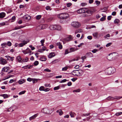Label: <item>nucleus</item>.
I'll return each mask as SVG.
<instances>
[{
    "label": "nucleus",
    "instance_id": "53",
    "mask_svg": "<svg viewBox=\"0 0 122 122\" xmlns=\"http://www.w3.org/2000/svg\"><path fill=\"white\" fill-rule=\"evenodd\" d=\"M41 16L40 15H38L36 16V19L37 20H39L41 18Z\"/></svg>",
    "mask_w": 122,
    "mask_h": 122
},
{
    "label": "nucleus",
    "instance_id": "10",
    "mask_svg": "<svg viewBox=\"0 0 122 122\" xmlns=\"http://www.w3.org/2000/svg\"><path fill=\"white\" fill-rule=\"evenodd\" d=\"M107 59L109 61H112L113 60V56L112 53L109 54L107 57Z\"/></svg>",
    "mask_w": 122,
    "mask_h": 122
},
{
    "label": "nucleus",
    "instance_id": "31",
    "mask_svg": "<svg viewBox=\"0 0 122 122\" xmlns=\"http://www.w3.org/2000/svg\"><path fill=\"white\" fill-rule=\"evenodd\" d=\"M83 73V72L82 70H80L79 71L78 70V76L82 75Z\"/></svg>",
    "mask_w": 122,
    "mask_h": 122
},
{
    "label": "nucleus",
    "instance_id": "7",
    "mask_svg": "<svg viewBox=\"0 0 122 122\" xmlns=\"http://www.w3.org/2000/svg\"><path fill=\"white\" fill-rule=\"evenodd\" d=\"M86 8H81L78 10L77 12L79 14L85 13V12Z\"/></svg>",
    "mask_w": 122,
    "mask_h": 122
},
{
    "label": "nucleus",
    "instance_id": "17",
    "mask_svg": "<svg viewBox=\"0 0 122 122\" xmlns=\"http://www.w3.org/2000/svg\"><path fill=\"white\" fill-rule=\"evenodd\" d=\"M55 54L54 52H51L48 55V57L49 58H51L52 57H54Z\"/></svg>",
    "mask_w": 122,
    "mask_h": 122
},
{
    "label": "nucleus",
    "instance_id": "44",
    "mask_svg": "<svg viewBox=\"0 0 122 122\" xmlns=\"http://www.w3.org/2000/svg\"><path fill=\"white\" fill-rule=\"evenodd\" d=\"M69 53V50L68 49H66L65 51L64 55H65Z\"/></svg>",
    "mask_w": 122,
    "mask_h": 122
},
{
    "label": "nucleus",
    "instance_id": "60",
    "mask_svg": "<svg viewBox=\"0 0 122 122\" xmlns=\"http://www.w3.org/2000/svg\"><path fill=\"white\" fill-rule=\"evenodd\" d=\"M33 78L28 77L27 78V80L29 81H32Z\"/></svg>",
    "mask_w": 122,
    "mask_h": 122
},
{
    "label": "nucleus",
    "instance_id": "55",
    "mask_svg": "<svg viewBox=\"0 0 122 122\" xmlns=\"http://www.w3.org/2000/svg\"><path fill=\"white\" fill-rule=\"evenodd\" d=\"M67 80L66 79H64L60 81V83H61L62 82H66L67 81Z\"/></svg>",
    "mask_w": 122,
    "mask_h": 122
},
{
    "label": "nucleus",
    "instance_id": "39",
    "mask_svg": "<svg viewBox=\"0 0 122 122\" xmlns=\"http://www.w3.org/2000/svg\"><path fill=\"white\" fill-rule=\"evenodd\" d=\"M30 18V16L28 15H25V19L26 20H29Z\"/></svg>",
    "mask_w": 122,
    "mask_h": 122
},
{
    "label": "nucleus",
    "instance_id": "33",
    "mask_svg": "<svg viewBox=\"0 0 122 122\" xmlns=\"http://www.w3.org/2000/svg\"><path fill=\"white\" fill-rule=\"evenodd\" d=\"M40 60L41 61H44L46 60V59L45 57L43 56L40 58Z\"/></svg>",
    "mask_w": 122,
    "mask_h": 122
},
{
    "label": "nucleus",
    "instance_id": "6",
    "mask_svg": "<svg viewBox=\"0 0 122 122\" xmlns=\"http://www.w3.org/2000/svg\"><path fill=\"white\" fill-rule=\"evenodd\" d=\"M29 40H27V41H23L22 42L19 44V46L20 47H22L25 45L27 43L29 42Z\"/></svg>",
    "mask_w": 122,
    "mask_h": 122
},
{
    "label": "nucleus",
    "instance_id": "49",
    "mask_svg": "<svg viewBox=\"0 0 122 122\" xmlns=\"http://www.w3.org/2000/svg\"><path fill=\"white\" fill-rule=\"evenodd\" d=\"M44 71H45L47 72H51V70L49 69L48 68H46V69H45L44 70Z\"/></svg>",
    "mask_w": 122,
    "mask_h": 122
},
{
    "label": "nucleus",
    "instance_id": "30",
    "mask_svg": "<svg viewBox=\"0 0 122 122\" xmlns=\"http://www.w3.org/2000/svg\"><path fill=\"white\" fill-rule=\"evenodd\" d=\"M107 99L109 100H114V97H112L111 96H110L108 97L107 98Z\"/></svg>",
    "mask_w": 122,
    "mask_h": 122
},
{
    "label": "nucleus",
    "instance_id": "41",
    "mask_svg": "<svg viewBox=\"0 0 122 122\" xmlns=\"http://www.w3.org/2000/svg\"><path fill=\"white\" fill-rule=\"evenodd\" d=\"M32 81L33 83H35L37 82L38 79L35 78H33Z\"/></svg>",
    "mask_w": 122,
    "mask_h": 122
},
{
    "label": "nucleus",
    "instance_id": "47",
    "mask_svg": "<svg viewBox=\"0 0 122 122\" xmlns=\"http://www.w3.org/2000/svg\"><path fill=\"white\" fill-rule=\"evenodd\" d=\"M25 92L26 91H23L19 92V95H21L22 94H24Z\"/></svg>",
    "mask_w": 122,
    "mask_h": 122
},
{
    "label": "nucleus",
    "instance_id": "51",
    "mask_svg": "<svg viewBox=\"0 0 122 122\" xmlns=\"http://www.w3.org/2000/svg\"><path fill=\"white\" fill-rule=\"evenodd\" d=\"M60 88L59 86H58L56 87H54V90H58Z\"/></svg>",
    "mask_w": 122,
    "mask_h": 122
},
{
    "label": "nucleus",
    "instance_id": "8",
    "mask_svg": "<svg viewBox=\"0 0 122 122\" xmlns=\"http://www.w3.org/2000/svg\"><path fill=\"white\" fill-rule=\"evenodd\" d=\"M7 63V61L5 59L2 57L0 58V63L1 64L4 65Z\"/></svg>",
    "mask_w": 122,
    "mask_h": 122
},
{
    "label": "nucleus",
    "instance_id": "9",
    "mask_svg": "<svg viewBox=\"0 0 122 122\" xmlns=\"http://www.w3.org/2000/svg\"><path fill=\"white\" fill-rule=\"evenodd\" d=\"M72 39V38L71 36H70L64 39V41H65V42H66L71 40Z\"/></svg>",
    "mask_w": 122,
    "mask_h": 122
},
{
    "label": "nucleus",
    "instance_id": "29",
    "mask_svg": "<svg viewBox=\"0 0 122 122\" xmlns=\"http://www.w3.org/2000/svg\"><path fill=\"white\" fill-rule=\"evenodd\" d=\"M56 30H60L61 29V26L59 25H56Z\"/></svg>",
    "mask_w": 122,
    "mask_h": 122
},
{
    "label": "nucleus",
    "instance_id": "62",
    "mask_svg": "<svg viewBox=\"0 0 122 122\" xmlns=\"http://www.w3.org/2000/svg\"><path fill=\"white\" fill-rule=\"evenodd\" d=\"M72 5L71 3H68L66 4V6L67 7H69Z\"/></svg>",
    "mask_w": 122,
    "mask_h": 122
},
{
    "label": "nucleus",
    "instance_id": "54",
    "mask_svg": "<svg viewBox=\"0 0 122 122\" xmlns=\"http://www.w3.org/2000/svg\"><path fill=\"white\" fill-rule=\"evenodd\" d=\"M39 64V62L38 61H35L34 63V65L35 66H37Z\"/></svg>",
    "mask_w": 122,
    "mask_h": 122
},
{
    "label": "nucleus",
    "instance_id": "45",
    "mask_svg": "<svg viewBox=\"0 0 122 122\" xmlns=\"http://www.w3.org/2000/svg\"><path fill=\"white\" fill-rule=\"evenodd\" d=\"M7 45V43H4L2 44L1 45L2 46V47H5Z\"/></svg>",
    "mask_w": 122,
    "mask_h": 122
},
{
    "label": "nucleus",
    "instance_id": "50",
    "mask_svg": "<svg viewBox=\"0 0 122 122\" xmlns=\"http://www.w3.org/2000/svg\"><path fill=\"white\" fill-rule=\"evenodd\" d=\"M7 44L8 46H10L11 45L12 43L8 41Z\"/></svg>",
    "mask_w": 122,
    "mask_h": 122
},
{
    "label": "nucleus",
    "instance_id": "37",
    "mask_svg": "<svg viewBox=\"0 0 122 122\" xmlns=\"http://www.w3.org/2000/svg\"><path fill=\"white\" fill-rule=\"evenodd\" d=\"M69 68V66H66L65 67L63 68L62 69V71H66Z\"/></svg>",
    "mask_w": 122,
    "mask_h": 122
},
{
    "label": "nucleus",
    "instance_id": "27",
    "mask_svg": "<svg viewBox=\"0 0 122 122\" xmlns=\"http://www.w3.org/2000/svg\"><path fill=\"white\" fill-rule=\"evenodd\" d=\"M82 32V30L80 29H78L76 30L75 32V34L77 33H78L81 32Z\"/></svg>",
    "mask_w": 122,
    "mask_h": 122
},
{
    "label": "nucleus",
    "instance_id": "34",
    "mask_svg": "<svg viewBox=\"0 0 122 122\" xmlns=\"http://www.w3.org/2000/svg\"><path fill=\"white\" fill-rule=\"evenodd\" d=\"M13 75H9L8 76H7L5 77V79H4L3 80H5L6 79H8L10 77H13Z\"/></svg>",
    "mask_w": 122,
    "mask_h": 122
},
{
    "label": "nucleus",
    "instance_id": "19",
    "mask_svg": "<svg viewBox=\"0 0 122 122\" xmlns=\"http://www.w3.org/2000/svg\"><path fill=\"white\" fill-rule=\"evenodd\" d=\"M5 57L7 58V60L11 61H12L13 60L14 57H11L9 56H6Z\"/></svg>",
    "mask_w": 122,
    "mask_h": 122
},
{
    "label": "nucleus",
    "instance_id": "57",
    "mask_svg": "<svg viewBox=\"0 0 122 122\" xmlns=\"http://www.w3.org/2000/svg\"><path fill=\"white\" fill-rule=\"evenodd\" d=\"M86 57L85 56H82L81 57V59L83 60V61H82V62H83L84 61V59H86Z\"/></svg>",
    "mask_w": 122,
    "mask_h": 122
},
{
    "label": "nucleus",
    "instance_id": "58",
    "mask_svg": "<svg viewBox=\"0 0 122 122\" xmlns=\"http://www.w3.org/2000/svg\"><path fill=\"white\" fill-rule=\"evenodd\" d=\"M40 25H39V26H38L36 28V29H37V30H40L41 29H42V28L41 27H40Z\"/></svg>",
    "mask_w": 122,
    "mask_h": 122
},
{
    "label": "nucleus",
    "instance_id": "5",
    "mask_svg": "<svg viewBox=\"0 0 122 122\" xmlns=\"http://www.w3.org/2000/svg\"><path fill=\"white\" fill-rule=\"evenodd\" d=\"M92 35L95 39H96L99 38L101 36V34H99L98 32H96L94 33Z\"/></svg>",
    "mask_w": 122,
    "mask_h": 122
},
{
    "label": "nucleus",
    "instance_id": "42",
    "mask_svg": "<svg viewBox=\"0 0 122 122\" xmlns=\"http://www.w3.org/2000/svg\"><path fill=\"white\" fill-rule=\"evenodd\" d=\"M121 98H122L121 97L115 96L114 97V100L115 99L118 100Z\"/></svg>",
    "mask_w": 122,
    "mask_h": 122
},
{
    "label": "nucleus",
    "instance_id": "2",
    "mask_svg": "<svg viewBox=\"0 0 122 122\" xmlns=\"http://www.w3.org/2000/svg\"><path fill=\"white\" fill-rule=\"evenodd\" d=\"M115 71V69L111 67H109L105 70V73L106 75H110L113 74Z\"/></svg>",
    "mask_w": 122,
    "mask_h": 122
},
{
    "label": "nucleus",
    "instance_id": "20",
    "mask_svg": "<svg viewBox=\"0 0 122 122\" xmlns=\"http://www.w3.org/2000/svg\"><path fill=\"white\" fill-rule=\"evenodd\" d=\"M78 49L76 48H71L69 49V53H71L72 52L74 51L77 50Z\"/></svg>",
    "mask_w": 122,
    "mask_h": 122
},
{
    "label": "nucleus",
    "instance_id": "23",
    "mask_svg": "<svg viewBox=\"0 0 122 122\" xmlns=\"http://www.w3.org/2000/svg\"><path fill=\"white\" fill-rule=\"evenodd\" d=\"M69 114L71 117H74V116L76 115V114L74 112H70Z\"/></svg>",
    "mask_w": 122,
    "mask_h": 122
},
{
    "label": "nucleus",
    "instance_id": "48",
    "mask_svg": "<svg viewBox=\"0 0 122 122\" xmlns=\"http://www.w3.org/2000/svg\"><path fill=\"white\" fill-rule=\"evenodd\" d=\"M105 17L106 16H104L101 18L100 19V20L102 21H103L105 20L106 19Z\"/></svg>",
    "mask_w": 122,
    "mask_h": 122
},
{
    "label": "nucleus",
    "instance_id": "46",
    "mask_svg": "<svg viewBox=\"0 0 122 122\" xmlns=\"http://www.w3.org/2000/svg\"><path fill=\"white\" fill-rule=\"evenodd\" d=\"M44 87L43 86H41L40 87L39 90L40 91H44Z\"/></svg>",
    "mask_w": 122,
    "mask_h": 122
},
{
    "label": "nucleus",
    "instance_id": "52",
    "mask_svg": "<svg viewBox=\"0 0 122 122\" xmlns=\"http://www.w3.org/2000/svg\"><path fill=\"white\" fill-rule=\"evenodd\" d=\"M87 4L86 3H81V5L82 6H84L87 5Z\"/></svg>",
    "mask_w": 122,
    "mask_h": 122
},
{
    "label": "nucleus",
    "instance_id": "14",
    "mask_svg": "<svg viewBox=\"0 0 122 122\" xmlns=\"http://www.w3.org/2000/svg\"><path fill=\"white\" fill-rule=\"evenodd\" d=\"M22 59L20 56H18L16 57V60L18 62L20 63L22 62Z\"/></svg>",
    "mask_w": 122,
    "mask_h": 122
},
{
    "label": "nucleus",
    "instance_id": "24",
    "mask_svg": "<svg viewBox=\"0 0 122 122\" xmlns=\"http://www.w3.org/2000/svg\"><path fill=\"white\" fill-rule=\"evenodd\" d=\"M25 82V80L24 79H21L20 80L18 81L19 83L20 84H22Z\"/></svg>",
    "mask_w": 122,
    "mask_h": 122
},
{
    "label": "nucleus",
    "instance_id": "3",
    "mask_svg": "<svg viewBox=\"0 0 122 122\" xmlns=\"http://www.w3.org/2000/svg\"><path fill=\"white\" fill-rule=\"evenodd\" d=\"M68 14L66 13H62L59 14L57 16L58 17L61 19H65L69 17Z\"/></svg>",
    "mask_w": 122,
    "mask_h": 122
},
{
    "label": "nucleus",
    "instance_id": "13",
    "mask_svg": "<svg viewBox=\"0 0 122 122\" xmlns=\"http://www.w3.org/2000/svg\"><path fill=\"white\" fill-rule=\"evenodd\" d=\"M38 114H35L34 115L30 117L29 118V120L31 121L32 120L35 119L36 117L38 116Z\"/></svg>",
    "mask_w": 122,
    "mask_h": 122
},
{
    "label": "nucleus",
    "instance_id": "63",
    "mask_svg": "<svg viewBox=\"0 0 122 122\" xmlns=\"http://www.w3.org/2000/svg\"><path fill=\"white\" fill-rule=\"evenodd\" d=\"M98 50L96 49H94L92 51V52L94 53H95Z\"/></svg>",
    "mask_w": 122,
    "mask_h": 122
},
{
    "label": "nucleus",
    "instance_id": "36",
    "mask_svg": "<svg viewBox=\"0 0 122 122\" xmlns=\"http://www.w3.org/2000/svg\"><path fill=\"white\" fill-rule=\"evenodd\" d=\"M80 89L79 88H78L77 89L73 90V92H80Z\"/></svg>",
    "mask_w": 122,
    "mask_h": 122
},
{
    "label": "nucleus",
    "instance_id": "61",
    "mask_svg": "<svg viewBox=\"0 0 122 122\" xmlns=\"http://www.w3.org/2000/svg\"><path fill=\"white\" fill-rule=\"evenodd\" d=\"M29 47H30L31 48V50H34L35 48L34 47L32 46V45H30Z\"/></svg>",
    "mask_w": 122,
    "mask_h": 122
},
{
    "label": "nucleus",
    "instance_id": "40",
    "mask_svg": "<svg viewBox=\"0 0 122 122\" xmlns=\"http://www.w3.org/2000/svg\"><path fill=\"white\" fill-rule=\"evenodd\" d=\"M23 27L20 26H17L16 27H15L14 29L15 30H16L18 29H20L21 28H22Z\"/></svg>",
    "mask_w": 122,
    "mask_h": 122
},
{
    "label": "nucleus",
    "instance_id": "32",
    "mask_svg": "<svg viewBox=\"0 0 122 122\" xmlns=\"http://www.w3.org/2000/svg\"><path fill=\"white\" fill-rule=\"evenodd\" d=\"M56 112L59 113V114L60 115H61L63 114V112L61 110H57Z\"/></svg>",
    "mask_w": 122,
    "mask_h": 122
},
{
    "label": "nucleus",
    "instance_id": "64",
    "mask_svg": "<svg viewBox=\"0 0 122 122\" xmlns=\"http://www.w3.org/2000/svg\"><path fill=\"white\" fill-rule=\"evenodd\" d=\"M95 3L96 4L98 5H99L100 3V2L98 0L96 1H95Z\"/></svg>",
    "mask_w": 122,
    "mask_h": 122
},
{
    "label": "nucleus",
    "instance_id": "4",
    "mask_svg": "<svg viewBox=\"0 0 122 122\" xmlns=\"http://www.w3.org/2000/svg\"><path fill=\"white\" fill-rule=\"evenodd\" d=\"M71 25L75 28H77L81 25L80 23L78 22L73 21L71 24Z\"/></svg>",
    "mask_w": 122,
    "mask_h": 122
},
{
    "label": "nucleus",
    "instance_id": "18",
    "mask_svg": "<svg viewBox=\"0 0 122 122\" xmlns=\"http://www.w3.org/2000/svg\"><path fill=\"white\" fill-rule=\"evenodd\" d=\"M0 96L3 97L4 99L7 98L10 96L9 95L6 94H2Z\"/></svg>",
    "mask_w": 122,
    "mask_h": 122
},
{
    "label": "nucleus",
    "instance_id": "12",
    "mask_svg": "<svg viewBox=\"0 0 122 122\" xmlns=\"http://www.w3.org/2000/svg\"><path fill=\"white\" fill-rule=\"evenodd\" d=\"M10 68L9 67H5L2 68V71L3 72H7L8 71Z\"/></svg>",
    "mask_w": 122,
    "mask_h": 122
},
{
    "label": "nucleus",
    "instance_id": "59",
    "mask_svg": "<svg viewBox=\"0 0 122 122\" xmlns=\"http://www.w3.org/2000/svg\"><path fill=\"white\" fill-rule=\"evenodd\" d=\"M28 49V48H27L26 50L23 51V52L24 53V54H26L28 53V52H27V50Z\"/></svg>",
    "mask_w": 122,
    "mask_h": 122
},
{
    "label": "nucleus",
    "instance_id": "16",
    "mask_svg": "<svg viewBox=\"0 0 122 122\" xmlns=\"http://www.w3.org/2000/svg\"><path fill=\"white\" fill-rule=\"evenodd\" d=\"M43 110L44 112L45 113L48 114L50 113L49 111L48 110L47 107H46L44 108L43 109Z\"/></svg>",
    "mask_w": 122,
    "mask_h": 122
},
{
    "label": "nucleus",
    "instance_id": "38",
    "mask_svg": "<svg viewBox=\"0 0 122 122\" xmlns=\"http://www.w3.org/2000/svg\"><path fill=\"white\" fill-rule=\"evenodd\" d=\"M14 110L13 107H10L8 109V112H12Z\"/></svg>",
    "mask_w": 122,
    "mask_h": 122
},
{
    "label": "nucleus",
    "instance_id": "15",
    "mask_svg": "<svg viewBox=\"0 0 122 122\" xmlns=\"http://www.w3.org/2000/svg\"><path fill=\"white\" fill-rule=\"evenodd\" d=\"M56 25H50L49 27L50 29L51 30H56Z\"/></svg>",
    "mask_w": 122,
    "mask_h": 122
},
{
    "label": "nucleus",
    "instance_id": "35",
    "mask_svg": "<svg viewBox=\"0 0 122 122\" xmlns=\"http://www.w3.org/2000/svg\"><path fill=\"white\" fill-rule=\"evenodd\" d=\"M120 22V20L118 19H116L114 21V23L118 24Z\"/></svg>",
    "mask_w": 122,
    "mask_h": 122
},
{
    "label": "nucleus",
    "instance_id": "1",
    "mask_svg": "<svg viewBox=\"0 0 122 122\" xmlns=\"http://www.w3.org/2000/svg\"><path fill=\"white\" fill-rule=\"evenodd\" d=\"M97 10L96 9L94 8H86L85 13L82 15L81 17H85L90 16Z\"/></svg>",
    "mask_w": 122,
    "mask_h": 122
},
{
    "label": "nucleus",
    "instance_id": "22",
    "mask_svg": "<svg viewBox=\"0 0 122 122\" xmlns=\"http://www.w3.org/2000/svg\"><path fill=\"white\" fill-rule=\"evenodd\" d=\"M29 60V58L27 57H26L24 58H22V62H27Z\"/></svg>",
    "mask_w": 122,
    "mask_h": 122
},
{
    "label": "nucleus",
    "instance_id": "26",
    "mask_svg": "<svg viewBox=\"0 0 122 122\" xmlns=\"http://www.w3.org/2000/svg\"><path fill=\"white\" fill-rule=\"evenodd\" d=\"M5 14L4 12H2L0 13V18L4 17L5 16Z\"/></svg>",
    "mask_w": 122,
    "mask_h": 122
},
{
    "label": "nucleus",
    "instance_id": "25",
    "mask_svg": "<svg viewBox=\"0 0 122 122\" xmlns=\"http://www.w3.org/2000/svg\"><path fill=\"white\" fill-rule=\"evenodd\" d=\"M57 45L58 46L59 48L60 49H61L62 48V45L61 43L59 42H57L56 43Z\"/></svg>",
    "mask_w": 122,
    "mask_h": 122
},
{
    "label": "nucleus",
    "instance_id": "28",
    "mask_svg": "<svg viewBox=\"0 0 122 122\" xmlns=\"http://www.w3.org/2000/svg\"><path fill=\"white\" fill-rule=\"evenodd\" d=\"M40 27L42 28V29L46 28L47 27V25H40Z\"/></svg>",
    "mask_w": 122,
    "mask_h": 122
},
{
    "label": "nucleus",
    "instance_id": "21",
    "mask_svg": "<svg viewBox=\"0 0 122 122\" xmlns=\"http://www.w3.org/2000/svg\"><path fill=\"white\" fill-rule=\"evenodd\" d=\"M88 57H93V54L91 52H88L86 54Z\"/></svg>",
    "mask_w": 122,
    "mask_h": 122
},
{
    "label": "nucleus",
    "instance_id": "11",
    "mask_svg": "<svg viewBox=\"0 0 122 122\" xmlns=\"http://www.w3.org/2000/svg\"><path fill=\"white\" fill-rule=\"evenodd\" d=\"M78 70H75L72 72V74L75 76H78Z\"/></svg>",
    "mask_w": 122,
    "mask_h": 122
},
{
    "label": "nucleus",
    "instance_id": "56",
    "mask_svg": "<svg viewBox=\"0 0 122 122\" xmlns=\"http://www.w3.org/2000/svg\"><path fill=\"white\" fill-rule=\"evenodd\" d=\"M50 90V89L49 88H45L44 89V91L45 92H47L49 91Z\"/></svg>",
    "mask_w": 122,
    "mask_h": 122
},
{
    "label": "nucleus",
    "instance_id": "43",
    "mask_svg": "<svg viewBox=\"0 0 122 122\" xmlns=\"http://www.w3.org/2000/svg\"><path fill=\"white\" fill-rule=\"evenodd\" d=\"M91 114L90 113H87L85 114H83L82 115V116H89Z\"/></svg>",
    "mask_w": 122,
    "mask_h": 122
}]
</instances>
